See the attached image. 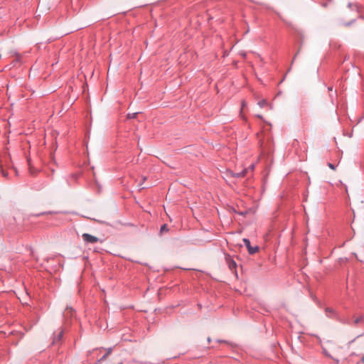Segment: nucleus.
<instances>
[{
	"label": "nucleus",
	"instance_id": "1",
	"mask_svg": "<svg viewBox=\"0 0 364 364\" xmlns=\"http://www.w3.org/2000/svg\"><path fill=\"white\" fill-rule=\"evenodd\" d=\"M64 334V330L61 328L53 332V346H59L62 343V339Z\"/></svg>",
	"mask_w": 364,
	"mask_h": 364
},
{
	"label": "nucleus",
	"instance_id": "2",
	"mask_svg": "<svg viewBox=\"0 0 364 364\" xmlns=\"http://www.w3.org/2000/svg\"><path fill=\"white\" fill-rule=\"evenodd\" d=\"M75 311L71 306H67L63 312L64 324L66 326L69 324V320L74 315Z\"/></svg>",
	"mask_w": 364,
	"mask_h": 364
},
{
	"label": "nucleus",
	"instance_id": "3",
	"mask_svg": "<svg viewBox=\"0 0 364 364\" xmlns=\"http://www.w3.org/2000/svg\"><path fill=\"white\" fill-rule=\"evenodd\" d=\"M242 240H243L244 245L247 247V251L250 255H254L259 251V247L258 246L252 247L250 244V241L249 239L244 238Z\"/></svg>",
	"mask_w": 364,
	"mask_h": 364
},
{
	"label": "nucleus",
	"instance_id": "4",
	"mask_svg": "<svg viewBox=\"0 0 364 364\" xmlns=\"http://www.w3.org/2000/svg\"><path fill=\"white\" fill-rule=\"evenodd\" d=\"M82 237L86 243L94 244L99 241L98 237L93 236L92 235H90L88 233L82 234Z\"/></svg>",
	"mask_w": 364,
	"mask_h": 364
},
{
	"label": "nucleus",
	"instance_id": "5",
	"mask_svg": "<svg viewBox=\"0 0 364 364\" xmlns=\"http://www.w3.org/2000/svg\"><path fill=\"white\" fill-rule=\"evenodd\" d=\"M326 315L327 317L337 321V317H339V314L332 308L326 307L325 309Z\"/></svg>",
	"mask_w": 364,
	"mask_h": 364
},
{
	"label": "nucleus",
	"instance_id": "6",
	"mask_svg": "<svg viewBox=\"0 0 364 364\" xmlns=\"http://www.w3.org/2000/svg\"><path fill=\"white\" fill-rule=\"evenodd\" d=\"M337 321H338L343 324H347V325L351 324V322L348 318L342 317L341 316H339V317H337Z\"/></svg>",
	"mask_w": 364,
	"mask_h": 364
},
{
	"label": "nucleus",
	"instance_id": "7",
	"mask_svg": "<svg viewBox=\"0 0 364 364\" xmlns=\"http://www.w3.org/2000/svg\"><path fill=\"white\" fill-rule=\"evenodd\" d=\"M169 229L168 228V225L166 224H164L161 226L159 235L162 236L164 232H168Z\"/></svg>",
	"mask_w": 364,
	"mask_h": 364
},
{
	"label": "nucleus",
	"instance_id": "8",
	"mask_svg": "<svg viewBox=\"0 0 364 364\" xmlns=\"http://www.w3.org/2000/svg\"><path fill=\"white\" fill-rule=\"evenodd\" d=\"M228 262L229 268H230L231 270L236 269L237 264H236V262H235L232 259H230L228 261Z\"/></svg>",
	"mask_w": 364,
	"mask_h": 364
},
{
	"label": "nucleus",
	"instance_id": "9",
	"mask_svg": "<svg viewBox=\"0 0 364 364\" xmlns=\"http://www.w3.org/2000/svg\"><path fill=\"white\" fill-rule=\"evenodd\" d=\"M112 350H113L112 348H109L106 349V351H107L106 353L100 358V361L106 360L107 356L112 353Z\"/></svg>",
	"mask_w": 364,
	"mask_h": 364
},
{
	"label": "nucleus",
	"instance_id": "10",
	"mask_svg": "<svg viewBox=\"0 0 364 364\" xmlns=\"http://www.w3.org/2000/svg\"><path fill=\"white\" fill-rule=\"evenodd\" d=\"M0 171L1 175L4 177L8 178H9V173L6 170H5L2 166L1 164H0Z\"/></svg>",
	"mask_w": 364,
	"mask_h": 364
},
{
	"label": "nucleus",
	"instance_id": "11",
	"mask_svg": "<svg viewBox=\"0 0 364 364\" xmlns=\"http://www.w3.org/2000/svg\"><path fill=\"white\" fill-rule=\"evenodd\" d=\"M246 173H247V171L243 170L242 171L232 173V176L235 178H241V177H244L245 176Z\"/></svg>",
	"mask_w": 364,
	"mask_h": 364
},
{
	"label": "nucleus",
	"instance_id": "12",
	"mask_svg": "<svg viewBox=\"0 0 364 364\" xmlns=\"http://www.w3.org/2000/svg\"><path fill=\"white\" fill-rule=\"evenodd\" d=\"M53 213H54V212H53V211H48V212H41V213H39L37 214H33L32 215L36 216V217H39L41 215H47V214H53Z\"/></svg>",
	"mask_w": 364,
	"mask_h": 364
},
{
	"label": "nucleus",
	"instance_id": "13",
	"mask_svg": "<svg viewBox=\"0 0 364 364\" xmlns=\"http://www.w3.org/2000/svg\"><path fill=\"white\" fill-rule=\"evenodd\" d=\"M363 321V316H360L353 321V323L355 325H358L359 323L362 322Z\"/></svg>",
	"mask_w": 364,
	"mask_h": 364
},
{
	"label": "nucleus",
	"instance_id": "14",
	"mask_svg": "<svg viewBox=\"0 0 364 364\" xmlns=\"http://www.w3.org/2000/svg\"><path fill=\"white\" fill-rule=\"evenodd\" d=\"M267 105V101L266 100H262L258 102V105L260 107H264Z\"/></svg>",
	"mask_w": 364,
	"mask_h": 364
},
{
	"label": "nucleus",
	"instance_id": "15",
	"mask_svg": "<svg viewBox=\"0 0 364 364\" xmlns=\"http://www.w3.org/2000/svg\"><path fill=\"white\" fill-rule=\"evenodd\" d=\"M348 8H350V9H357V10H358V8H359V6H358V4H352V3H348Z\"/></svg>",
	"mask_w": 364,
	"mask_h": 364
},
{
	"label": "nucleus",
	"instance_id": "16",
	"mask_svg": "<svg viewBox=\"0 0 364 364\" xmlns=\"http://www.w3.org/2000/svg\"><path fill=\"white\" fill-rule=\"evenodd\" d=\"M138 114L137 112H135V113H132V114H127V118L128 119H134L136 117V115Z\"/></svg>",
	"mask_w": 364,
	"mask_h": 364
},
{
	"label": "nucleus",
	"instance_id": "17",
	"mask_svg": "<svg viewBox=\"0 0 364 364\" xmlns=\"http://www.w3.org/2000/svg\"><path fill=\"white\" fill-rule=\"evenodd\" d=\"M218 342L227 343V344L230 345L231 347H235V345H234L232 343H230L228 341H225V340H218Z\"/></svg>",
	"mask_w": 364,
	"mask_h": 364
},
{
	"label": "nucleus",
	"instance_id": "18",
	"mask_svg": "<svg viewBox=\"0 0 364 364\" xmlns=\"http://www.w3.org/2000/svg\"><path fill=\"white\" fill-rule=\"evenodd\" d=\"M27 161H28V166H29L30 173L31 174H33L34 171H33V168H32V166H31V160L30 159H27Z\"/></svg>",
	"mask_w": 364,
	"mask_h": 364
},
{
	"label": "nucleus",
	"instance_id": "19",
	"mask_svg": "<svg viewBox=\"0 0 364 364\" xmlns=\"http://www.w3.org/2000/svg\"><path fill=\"white\" fill-rule=\"evenodd\" d=\"M355 21V19H353V20H351V21H349V22L345 23H344V25H345L346 26H350L352 23H353Z\"/></svg>",
	"mask_w": 364,
	"mask_h": 364
},
{
	"label": "nucleus",
	"instance_id": "20",
	"mask_svg": "<svg viewBox=\"0 0 364 364\" xmlns=\"http://www.w3.org/2000/svg\"><path fill=\"white\" fill-rule=\"evenodd\" d=\"M328 167L333 170H334L336 168V166L334 164H331V163H328Z\"/></svg>",
	"mask_w": 364,
	"mask_h": 364
},
{
	"label": "nucleus",
	"instance_id": "21",
	"mask_svg": "<svg viewBox=\"0 0 364 364\" xmlns=\"http://www.w3.org/2000/svg\"><path fill=\"white\" fill-rule=\"evenodd\" d=\"M361 362H362L363 363H364V355H363V356L362 357V358H361Z\"/></svg>",
	"mask_w": 364,
	"mask_h": 364
},
{
	"label": "nucleus",
	"instance_id": "22",
	"mask_svg": "<svg viewBox=\"0 0 364 364\" xmlns=\"http://www.w3.org/2000/svg\"><path fill=\"white\" fill-rule=\"evenodd\" d=\"M328 89L329 91H332L333 87H329Z\"/></svg>",
	"mask_w": 364,
	"mask_h": 364
},
{
	"label": "nucleus",
	"instance_id": "23",
	"mask_svg": "<svg viewBox=\"0 0 364 364\" xmlns=\"http://www.w3.org/2000/svg\"><path fill=\"white\" fill-rule=\"evenodd\" d=\"M323 353H325L326 355H328V354L327 353V351H326L325 350H323Z\"/></svg>",
	"mask_w": 364,
	"mask_h": 364
},
{
	"label": "nucleus",
	"instance_id": "24",
	"mask_svg": "<svg viewBox=\"0 0 364 364\" xmlns=\"http://www.w3.org/2000/svg\"><path fill=\"white\" fill-rule=\"evenodd\" d=\"M210 341H211V340H210V337H208V343H210Z\"/></svg>",
	"mask_w": 364,
	"mask_h": 364
},
{
	"label": "nucleus",
	"instance_id": "25",
	"mask_svg": "<svg viewBox=\"0 0 364 364\" xmlns=\"http://www.w3.org/2000/svg\"><path fill=\"white\" fill-rule=\"evenodd\" d=\"M296 55H297V53H296V55L294 56L293 60H294V59L296 58ZM293 61H294V60H292V62H293Z\"/></svg>",
	"mask_w": 364,
	"mask_h": 364
},
{
	"label": "nucleus",
	"instance_id": "26",
	"mask_svg": "<svg viewBox=\"0 0 364 364\" xmlns=\"http://www.w3.org/2000/svg\"><path fill=\"white\" fill-rule=\"evenodd\" d=\"M118 364H123L122 363H118Z\"/></svg>",
	"mask_w": 364,
	"mask_h": 364
}]
</instances>
